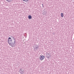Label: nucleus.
Wrapping results in <instances>:
<instances>
[{
	"label": "nucleus",
	"mask_w": 74,
	"mask_h": 74,
	"mask_svg": "<svg viewBox=\"0 0 74 74\" xmlns=\"http://www.w3.org/2000/svg\"><path fill=\"white\" fill-rule=\"evenodd\" d=\"M8 42L9 44V45H10L11 47H15V45H16V42L15 41H13L12 40V38H11V37H9L8 38Z\"/></svg>",
	"instance_id": "f257e3e1"
},
{
	"label": "nucleus",
	"mask_w": 74,
	"mask_h": 74,
	"mask_svg": "<svg viewBox=\"0 0 74 74\" xmlns=\"http://www.w3.org/2000/svg\"><path fill=\"white\" fill-rule=\"evenodd\" d=\"M39 47V46H38V45H34V51L35 50H37V49H38Z\"/></svg>",
	"instance_id": "f03ea898"
},
{
	"label": "nucleus",
	"mask_w": 74,
	"mask_h": 74,
	"mask_svg": "<svg viewBox=\"0 0 74 74\" xmlns=\"http://www.w3.org/2000/svg\"><path fill=\"white\" fill-rule=\"evenodd\" d=\"M46 56L47 58H51V54H49L48 53H47L46 54Z\"/></svg>",
	"instance_id": "7ed1b4c3"
},
{
	"label": "nucleus",
	"mask_w": 74,
	"mask_h": 74,
	"mask_svg": "<svg viewBox=\"0 0 74 74\" xmlns=\"http://www.w3.org/2000/svg\"><path fill=\"white\" fill-rule=\"evenodd\" d=\"M40 60H43L45 58V56H40Z\"/></svg>",
	"instance_id": "20e7f679"
},
{
	"label": "nucleus",
	"mask_w": 74,
	"mask_h": 74,
	"mask_svg": "<svg viewBox=\"0 0 74 74\" xmlns=\"http://www.w3.org/2000/svg\"><path fill=\"white\" fill-rule=\"evenodd\" d=\"M28 18L29 19H31L32 18V16L29 15L28 16Z\"/></svg>",
	"instance_id": "39448f33"
},
{
	"label": "nucleus",
	"mask_w": 74,
	"mask_h": 74,
	"mask_svg": "<svg viewBox=\"0 0 74 74\" xmlns=\"http://www.w3.org/2000/svg\"><path fill=\"white\" fill-rule=\"evenodd\" d=\"M20 72L21 73V74H24V73H25V72H24V70H23L22 71H20Z\"/></svg>",
	"instance_id": "423d86ee"
},
{
	"label": "nucleus",
	"mask_w": 74,
	"mask_h": 74,
	"mask_svg": "<svg viewBox=\"0 0 74 74\" xmlns=\"http://www.w3.org/2000/svg\"><path fill=\"white\" fill-rule=\"evenodd\" d=\"M7 1H8V2H9V3L10 2H12V1L13 0H6Z\"/></svg>",
	"instance_id": "0eeeda50"
},
{
	"label": "nucleus",
	"mask_w": 74,
	"mask_h": 74,
	"mask_svg": "<svg viewBox=\"0 0 74 74\" xmlns=\"http://www.w3.org/2000/svg\"><path fill=\"white\" fill-rule=\"evenodd\" d=\"M61 17H63V16H64V15H63V13H61Z\"/></svg>",
	"instance_id": "6e6552de"
},
{
	"label": "nucleus",
	"mask_w": 74,
	"mask_h": 74,
	"mask_svg": "<svg viewBox=\"0 0 74 74\" xmlns=\"http://www.w3.org/2000/svg\"><path fill=\"white\" fill-rule=\"evenodd\" d=\"M11 37H12V38H13V39L14 40V41H15V39L14 37H13V36H11Z\"/></svg>",
	"instance_id": "1a4fd4ad"
},
{
	"label": "nucleus",
	"mask_w": 74,
	"mask_h": 74,
	"mask_svg": "<svg viewBox=\"0 0 74 74\" xmlns=\"http://www.w3.org/2000/svg\"><path fill=\"white\" fill-rule=\"evenodd\" d=\"M23 69H20V70L19 71V72H21V71H22Z\"/></svg>",
	"instance_id": "9d476101"
},
{
	"label": "nucleus",
	"mask_w": 74,
	"mask_h": 74,
	"mask_svg": "<svg viewBox=\"0 0 74 74\" xmlns=\"http://www.w3.org/2000/svg\"><path fill=\"white\" fill-rule=\"evenodd\" d=\"M44 14H45V15H46V14H47V12H46L45 11L44 12Z\"/></svg>",
	"instance_id": "9b49d317"
},
{
	"label": "nucleus",
	"mask_w": 74,
	"mask_h": 74,
	"mask_svg": "<svg viewBox=\"0 0 74 74\" xmlns=\"http://www.w3.org/2000/svg\"><path fill=\"white\" fill-rule=\"evenodd\" d=\"M29 0H23V1H27Z\"/></svg>",
	"instance_id": "f8f14e48"
},
{
	"label": "nucleus",
	"mask_w": 74,
	"mask_h": 74,
	"mask_svg": "<svg viewBox=\"0 0 74 74\" xmlns=\"http://www.w3.org/2000/svg\"><path fill=\"white\" fill-rule=\"evenodd\" d=\"M42 5L43 6V4H42Z\"/></svg>",
	"instance_id": "ddd939ff"
},
{
	"label": "nucleus",
	"mask_w": 74,
	"mask_h": 74,
	"mask_svg": "<svg viewBox=\"0 0 74 74\" xmlns=\"http://www.w3.org/2000/svg\"><path fill=\"white\" fill-rule=\"evenodd\" d=\"M42 7H44V6H43V5L42 6Z\"/></svg>",
	"instance_id": "4468645a"
}]
</instances>
